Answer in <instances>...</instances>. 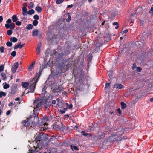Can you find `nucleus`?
<instances>
[{
  "instance_id": "nucleus-1",
  "label": "nucleus",
  "mask_w": 153,
  "mask_h": 153,
  "mask_svg": "<svg viewBox=\"0 0 153 153\" xmlns=\"http://www.w3.org/2000/svg\"><path fill=\"white\" fill-rule=\"evenodd\" d=\"M48 139H50L47 134H44L42 132L39 133L38 135L36 137L35 140L32 142L33 147L35 149L36 152H38L42 149L44 142L46 141Z\"/></svg>"
},
{
  "instance_id": "nucleus-2",
  "label": "nucleus",
  "mask_w": 153,
  "mask_h": 153,
  "mask_svg": "<svg viewBox=\"0 0 153 153\" xmlns=\"http://www.w3.org/2000/svg\"><path fill=\"white\" fill-rule=\"evenodd\" d=\"M38 81V78H37V76L33 78L31 82V83L30 85L27 88L26 90L27 89L29 90L28 92H34V91L35 89L36 88V86L37 82Z\"/></svg>"
},
{
  "instance_id": "nucleus-3",
  "label": "nucleus",
  "mask_w": 153,
  "mask_h": 153,
  "mask_svg": "<svg viewBox=\"0 0 153 153\" xmlns=\"http://www.w3.org/2000/svg\"><path fill=\"white\" fill-rule=\"evenodd\" d=\"M33 118H34V120L31 122L32 125L33 126L32 128H34L35 126L40 127V124L38 123L39 121L40 120L39 117L37 116H34L33 114ZM31 118H32V117H31Z\"/></svg>"
},
{
  "instance_id": "nucleus-4",
  "label": "nucleus",
  "mask_w": 153,
  "mask_h": 153,
  "mask_svg": "<svg viewBox=\"0 0 153 153\" xmlns=\"http://www.w3.org/2000/svg\"><path fill=\"white\" fill-rule=\"evenodd\" d=\"M23 125L28 128H30V127L32 128L33 126L31 124V123L30 121V117L27 119L22 123Z\"/></svg>"
},
{
  "instance_id": "nucleus-5",
  "label": "nucleus",
  "mask_w": 153,
  "mask_h": 153,
  "mask_svg": "<svg viewBox=\"0 0 153 153\" xmlns=\"http://www.w3.org/2000/svg\"><path fill=\"white\" fill-rule=\"evenodd\" d=\"M114 133L117 136V135H122L124 134V129L122 128L116 129L114 131Z\"/></svg>"
},
{
  "instance_id": "nucleus-6",
  "label": "nucleus",
  "mask_w": 153,
  "mask_h": 153,
  "mask_svg": "<svg viewBox=\"0 0 153 153\" xmlns=\"http://www.w3.org/2000/svg\"><path fill=\"white\" fill-rule=\"evenodd\" d=\"M42 33L41 32H39L37 29H34L33 30L32 35L33 36H36L40 37L41 36Z\"/></svg>"
},
{
  "instance_id": "nucleus-7",
  "label": "nucleus",
  "mask_w": 153,
  "mask_h": 153,
  "mask_svg": "<svg viewBox=\"0 0 153 153\" xmlns=\"http://www.w3.org/2000/svg\"><path fill=\"white\" fill-rule=\"evenodd\" d=\"M117 135L115 134H113L112 135L109 136L108 139V141L109 142H113L117 140Z\"/></svg>"
},
{
  "instance_id": "nucleus-8",
  "label": "nucleus",
  "mask_w": 153,
  "mask_h": 153,
  "mask_svg": "<svg viewBox=\"0 0 153 153\" xmlns=\"http://www.w3.org/2000/svg\"><path fill=\"white\" fill-rule=\"evenodd\" d=\"M19 64L18 62L15 63L13 65L12 68V71L13 73H15L16 69L18 67Z\"/></svg>"
},
{
  "instance_id": "nucleus-9",
  "label": "nucleus",
  "mask_w": 153,
  "mask_h": 153,
  "mask_svg": "<svg viewBox=\"0 0 153 153\" xmlns=\"http://www.w3.org/2000/svg\"><path fill=\"white\" fill-rule=\"evenodd\" d=\"M34 105L36 106V108H38L40 107L41 105V100H35L34 102Z\"/></svg>"
},
{
  "instance_id": "nucleus-10",
  "label": "nucleus",
  "mask_w": 153,
  "mask_h": 153,
  "mask_svg": "<svg viewBox=\"0 0 153 153\" xmlns=\"http://www.w3.org/2000/svg\"><path fill=\"white\" fill-rule=\"evenodd\" d=\"M107 134V132L105 131L103 133L98 134L96 136V137L98 139H101L104 137L105 135Z\"/></svg>"
},
{
  "instance_id": "nucleus-11",
  "label": "nucleus",
  "mask_w": 153,
  "mask_h": 153,
  "mask_svg": "<svg viewBox=\"0 0 153 153\" xmlns=\"http://www.w3.org/2000/svg\"><path fill=\"white\" fill-rule=\"evenodd\" d=\"M124 86L122 84L120 83H117L114 84V88L121 89L123 88Z\"/></svg>"
},
{
  "instance_id": "nucleus-12",
  "label": "nucleus",
  "mask_w": 153,
  "mask_h": 153,
  "mask_svg": "<svg viewBox=\"0 0 153 153\" xmlns=\"http://www.w3.org/2000/svg\"><path fill=\"white\" fill-rule=\"evenodd\" d=\"M44 68V66L43 65L40 66V70L39 71V74L38 75V74H37L36 76H35L36 77L37 76V78H38V80L39 79V78L41 75V74L42 73V71L43 69Z\"/></svg>"
},
{
  "instance_id": "nucleus-13",
  "label": "nucleus",
  "mask_w": 153,
  "mask_h": 153,
  "mask_svg": "<svg viewBox=\"0 0 153 153\" xmlns=\"http://www.w3.org/2000/svg\"><path fill=\"white\" fill-rule=\"evenodd\" d=\"M41 47V43H39L37 45V53L38 54H39L40 51V48Z\"/></svg>"
},
{
  "instance_id": "nucleus-14",
  "label": "nucleus",
  "mask_w": 153,
  "mask_h": 153,
  "mask_svg": "<svg viewBox=\"0 0 153 153\" xmlns=\"http://www.w3.org/2000/svg\"><path fill=\"white\" fill-rule=\"evenodd\" d=\"M22 14L24 16H26L27 15V9L26 7L24 6L22 8Z\"/></svg>"
},
{
  "instance_id": "nucleus-15",
  "label": "nucleus",
  "mask_w": 153,
  "mask_h": 153,
  "mask_svg": "<svg viewBox=\"0 0 153 153\" xmlns=\"http://www.w3.org/2000/svg\"><path fill=\"white\" fill-rule=\"evenodd\" d=\"M16 86H14L12 88L11 91L10 93L11 95H13L16 91Z\"/></svg>"
},
{
  "instance_id": "nucleus-16",
  "label": "nucleus",
  "mask_w": 153,
  "mask_h": 153,
  "mask_svg": "<svg viewBox=\"0 0 153 153\" xmlns=\"http://www.w3.org/2000/svg\"><path fill=\"white\" fill-rule=\"evenodd\" d=\"M38 123H39L40 124V127L43 126H45L46 125L47 126V124L46 123H44L43 122V120L42 119H40L39 120L38 122Z\"/></svg>"
},
{
  "instance_id": "nucleus-17",
  "label": "nucleus",
  "mask_w": 153,
  "mask_h": 153,
  "mask_svg": "<svg viewBox=\"0 0 153 153\" xmlns=\"http://www.w3.org/2000/svg\"><path fill=\"white\" fill-rule=\"evenodd\" d=\"M35 62H33L28 67V69L29 71H31L34 67L35 66Z\"/></svg>"
},
{
  "instance_id": "nucleus-18",
  "label": "nucleus",
  "mask_w": 153,
  "mask_h": 153,
  "mask_svg": "<svg viewBox=\"0 0 153 153\" xmlns=\"http://www.w3.org/2000/svg\"><path fill=\"white\" fill-rule=\"evenodd\" d=\"M64 67V64L63 63H62V64H59V71H60V72H59V73H61L62 72V69Z\"/></svg>"
},
{
  "instance_id": "nucleus-19",
  "label": "nucleus",
  "mask_w": 153,
  "mask_h": 153,
  "mask_svg": "<svg viewBox=\"0 0 153 153\" xmlns=\"http://www.w3.org/2000/svg\"><path fill=\"white\" fill-rule=\"evenodd\" d=\"M12 19L13 22H16L18 20L16 16L15 15H13L12 16Z\"/></svg>"
},
{
  "instance_id": "nucleus-20",
  "label": "nucleus",
  "mask_w": 153,
  "mask_h": 153,
  "mask_svg": "<svg viewBox=\"0 0 153 153\" xmlns=\"http://www.w3.org/2000/svg\"><path fill=\"white\" fill-rule=\"evenodd\" d=\"M10 41L13 42H16L18 41V39L15 37H11L10 38Z\"/></svg>"
},
{
  "instance_id": "nucleus-21",
  "label": "nucleus",
  "mask_w": 153,
  "mask_h": 153,
  "mask_svg": "<svg viewBox=\"0 0 153 153\" xmlns=\"http://www.w3.org/2000/svg\"><path fill=\"white\" fill-rule=\"evenodd\" d=\"M22 85L23 87L26 88L29 85V83L28 82H22Z\"/></svg>"
},
{
  "instance_id": "nucleus-22",
  "label": "nucleus",
  "mask_w": 153,
  "mask_h": 153,
  "mask_svg": "<svg viewBox=\"0 0 153 153\" xmlns=\"http://www.w3.org/2000/svg\"><path fill=\"white\" fill-rule=\"evenodd\" d=\"M35 10L38 12L40 13L42 11V7L40 6H37L35 8Z\"/></svg>"
},
{
  "instance_id": "nucleus-23",
  "label": "nucleus",
  "mask_w": 153,
  "mask_h": 153,
  "mask_svg": "<svg viewBox=\"0 0 153 153\" xmlns=\"http://www.w3.org/2000/svg\"><path fill=\"white\" fill-rule=\"evenodd\" d=\"M121 106V108L123 109H124L126 107V105L123 102H121L120 103Z\"/></svg>"
},
{
  "instance_id": "nucleus-24",
  "label": "nucleus",
  "mask_w": 153,
  "mask_h": 153,
  "mask_svg": "<svg viewBox=\"0 0 153 153\" xmlns=\"http://www.w3.org/2000/svg\"><path fill=\"white\" fill-rule=\"evenodd\" d=\"M137 15L136 14H134L133 15H131L130 18V20H131V22L132 23L133 22V21L136 18Z\"/></svg>"
},
{
  "instance_id": "nucleus-25",
  "label": "nucleus",
  "mask_w": 153,
  "mask_h": 153,
  "mask_svg": "<svg viewBox=\"0 0 153 153\" xmlns=\"http://www.w3.org/2000/svg\"><path fill=\"white\" fill-rule=\"evenodd\" d=\"M33 26L31 24H29L27 25L26 27V28L28 30L32 29Z\"/></svg>"
},
{
  "instance_id": "nucleus-26",
  "label": "nucleus",
  "mask_w": 153,
  "mask_h": 153,
  "mask_svg": "<svg viewBox=\"0 0 153 153\" xmlns=\"http://www.w3.org/2000/svg\"><path fill=\"white\" fill-rule=\"evenodd\" d=\"M34 13L35 12L34 10L33 9H31L27 11V14H28L30 15H31L32 14H34Z\"/></svg>"
},
{
  "instance_id": "nucleus-27",
  "label": "nucleus",
  "mask_w": 153,
  "mask_h": 153,
  "mask_svg": "<svg viewBox=\"0 0 153 153\" xmlns=\"http://www.w3.org/2000/svg\"><path fill=\"white\" fill-rule=\"evenodd\" d=\"M1 75L3 79L5 80L7 79V77L6 76V74L4 72H2L1 74Z\"/></svg>"
},
{
  "instance_id": "nucleus-28",
  "label": "nucleus",
  "mask_w": 153,
  "mask_h": 153,
  "mask_svg": "<svg viewBox=\"0 0 153 153\" xmlns=\"http://www.w3.org/2000/svg\"><path fill=\"white\" fill-rule=\"evenodd\" d=\"M62 89V87L59 86L57 88L55 89V90L57 92H59L61 91Z\"/></svg>"
},
{
  "instance_id": "nucleus-29",
  "label": "nucleus",
  "mask_w": 153,
  "mask_h": 153,
  "mask_svg": "<svg viewBox=\"0 0 153 153\" xmlns=\"http://www.w3.org/2000/svg\"><path fill=\"white\" fill-rule=\"evenodd\" d=\"M53 128H59V126L58 124H57V122H55L54 123V124H53Z\"/></svg>"
},
{
  "instance_id": "nucleus-30",
  "label": "nucleus",
  "mask_w": 153,
  "mask_h": 153,
  "mask_svg": "<svg viewBox=\"0 0 153 153\" xmlns=\"http://www.w3.org/2000/svg\"><path fill=\"white\" fill-rule=\"evenodd\" d=\"M38 23V22L37 20H34L33 21V24L34 26H36L37 25Z\"/></svg>"
},
{
  "instance_id": "nucleus-31",
  "label": "nucleus",
  "mask_w": 153,
  "mask_h": 153,
  "mask_svg": "<svg viewBox=\"0 0 153 153\" xmlns=\"http://www.w3.org/2000/svg\"><path fill=\"white\" fill-rule=\"evenodd\" d=\"M9 85L8 84H7L5 83V84L4 85L3 88L4 89H7L9 88Z\"/></svg>"
},
{
  "instance_id": "nucleus-32",
  "label": "nucleus",
  "mask_w": 153,
  "mask_h": 153,
  "mask_svg": "<svg viewBox=\"0 0 153 153\" xmlns=\"http://www.w3.org/2000/svg\"><path fill=\"white\" fill-rule=\"evenodd\" d=\"M10 27L11 29H13L15 27V24L13 23H11L10 24Z\"/></svg>"
},
{
  "instance_id": "nucleus-33",
  "label": "nucleus",
  "mask_w": 153,
  "mask_h": 153,
  "mask_svg": "<svg viewBox=\"0 0 153 153\" xmlns=\"http://www.w3.org/2000/svg\"><path fill=\"white\" fill-rule=\"evenodd\" d=\"M7 33L9 36H10L12 33V31L11 30H9L7 31Z\"/></svg>"
},
{
  "instance_id": "nucleus-34",
  "label": "nucleus",
  "mask_w": 153,
  "mask_h": 153,
  "mask_svg": "<svg viewBox=\"0 0 153 153\" xmlns=\"http://www.w3.org/2000/svg\"><path fill=\"white\" fill-rule=\"evenodd\" d=\"M33 148L35 149L34 151L33 150H29V151L28 153H35V152H39V151L38 152H36V151H35V149L34 147H33Z\"/></svg>"
},
{
  "instance_id": "nucleus-35",
  "label": "nucleus",
  "mask_w": 153,
  "mask_h": 153,
  "mask_svg": "<svg viewBox=\"0 0 153 153\" xmlns=\"http://www.w3.org/2000/svg\"><path fill=\"white\" fill-rule=\"evenodd\" d=\"M6 45L8 47H11L12 45V44L10 42L8 41L7 42Z\"/></svg>"
},
{
  "instance_id": "nucleus-36",
  "label": "nucleus",
  "mask_w": 153,
  "mask_h": 153,
  "mask_svg": "<svg viewBox=\"0 0 153 153\" xmlns=\"http://www.w3.org/2000/svg\"><path fill=\"white\" fill-rule=\"evenodd\" d=\"M71 149H73L75 150H78V148L76 146H72L71 145Z\"/></svg>"
},
{
  "instance_id": "nucleus-37",
  "label": "nucleus",
  "mask_w": 153,
  "mask_h": 153,
  "mask_svg": "<svg viewBox=\"0 0 153 153\" xmlns=\"http://www.w3.org/2000/svg\"><path fill=\"white\" fill-rule=\"evenodd\" d=\"M0 51L3 53L4 51V48L3 46H1L0 47Z\"/></svg>"
},
{
  "instance_id": "nucleus-38",
  "label": "nucleus",
  "mask_w": 153,
  "mask_h": 153,
  "mask_svg": "<svg viewBox=\"0 0 153 153\" xmlns=\"http://www.w3.org/2000/svg\"><path fill=\"white\" fill-rule=\"evenodd\" d=\"M33 18L34 19H35V20H38L39 19V16L36 14L34 15L33 16Z\"/></svg>"
},
{
  "instance_id": "nucleus-39",
  "label": "nucleus",
  "mask_w": 153,
  "mask_h": 153,
  "mask_svg": "<svg viewBox=\"0 0 153 153\" xmlns=\"http://www.w3.org/2000/svg\"><path fill=\"white\" fill-rule=\"evenodd\" d=\"M67 108H64L63 109V110H60V112H61L62 113H64L65 111H66L67 110Z\"/></svg>"
},
{
  "instance_id": "nucleus-40",
  "label": "nucleus",
  "mask_w": 153,
  "mask_h": 153,
  "mask_svg": "<svg viewBox=\"0 0 153 153\" xmlns=\"http://www.w3.org/2000/svg\"><path fill=\"white\" fill-rule=\"evenodd\" d=\"M64 0H57L56 1V3L58 4H60Z\"/></svg>"
},
{
  "instance_id": "nucleus-41",
  "label": "nucleus",
  "mask_w": 153,
  "mask_h": 153,
  "mask_svg": "<svg viewBox=\"0 0 153 153\" xmlns=\"http://www.w3.org/2000/svg\"><path fill=\"white\" fill-rule=\"evenodd\" d=\"M4 66L3 65H1L0 66V72H2L4 70Z\"/></svg>"
},
{
  "instance_id": "nucleus-42",
  "label": "nucleus",
  "mask_w": 153,
  "mask_h": 153,
  "mask_svg": "<svg viewBox=\"0 0 153 153\" xmlns=\"http://www.w3.org/2000/svg\"><path fill=\"white\" fill-rule=\"evenodd\" d=\"M68 18L66 19V21L67 22H69L71 19V17L69 13H68Z\"/></svg>"
},
{
  "instance_id": "nucleus-43",
  "label": "nucleus",
  "mask_w": 153,
  "mask_h": 153,
  "mask_svg": "<svg viewBox=\"0 0 153 153\" xmlns=\"http://www.w3.org/2000/svg\"><path fill=\"white\" fill-rule=\"evenodd\" d=\"M16 52L15 51H13L11 53V55L13 57H15L16 56Z\"/></svg>"
},
{
  "instance_id": "nucleus-44",
  "label": "nucleus",
  "mask_w": 153,
  "mask_h": 153,
  "mask_svg": "<svg viewBox=\"0 0 153 153\" xmlns=\"http://www.w3.org/2000/svg\"><path fill=\"white\" fill-rule=\"evenodd\" d=\"M61 129L63 131H65L67 130L68 128L66 126H64Z\"/></svg>"
},
{
  "instance_id": "nucleus-45",
  "label": "nucleus",
  "mask_w": 153,
  "mask_h": 153,
  "mask_svg": "<svg viewBox=\"0 0 153 153\" xmlns=\"http://www.w3.org/2000/svg\"><path fill=\"white\" fill-rule=\"evenodd\" d=\"M5 27L7 29H9L10 27V25L9 24H5Z\"/></svg>"
},
{
  "instance_id": "nucleus-46",
  "label": "nucleus",
  "mask_w": 153,
  "mask_h": 153,
  "mask_svg": "<svg viewBox=\"0 0 153 153\" xmlns=\"http://www.w3.org/2000/svg\"><path fill=\"white\" fill-rule=\"evenodd\" d=\"M81 134L82 135L85 136H86L87 135H90V134L85 133L84 131H82Z\"/></svg>"
},
{
  "instance_id": "nucleus-47",
  "label": "nucleus",
  "mask_w": 153,
  "mask_h": 153,
  "mask_svg": "<svg viewBox=\"0 0 153 153\" xmlns=\"http://www.w3.org/2000/svg\"><path fill=\"white\" fill-rule=\"evenodd\" d=\"M66 105H68V104L66 103ZM72 107H73V105L72 104H71L69 105H68V108L69 109L71 108H72Z\"/></svg>"
},
{
  "instance_id": "nucleus-48",
  "label": "nucleus",
  "mask_w": 153,
  "mask_h": 153,
  "mask_svg": "<svg viewBox=\"0 0 153 153\" xmlns=\"http://www.w3.org/2000/svg\"><path fill=\"white\" fill-rule=\"evenodd\" d=\"M21 22L19 21H16V24L18 26H20L21 25Z\"/></svg>"
},
{
  "instance_id": "nucleus-49",
  "label": "nucleus",
  "mask_w": 153,
  "mask_h": 153,
  "mask_svg": "<svg viewBox=\"0 0 153 153\" xmlns=\"http://www.w3.org/2000/svg\"><path fill=\"white\" fill-rule=\"evenodd\" d=\"M30 5L31 8H33L34 7V4L32 2H30Z\"/></svg>"
},
{
  "instance_id": "nucleus-50",
  "label": "nucleus",
  "mask_w": 153,
  "mask_h": 153,
  "mask_svg": "<svg viewBox=\"0 0 153 153\" xmlns=\"http://www.w3.org/2000/svg\"><path fill=\"white\" fill-rule=\"evenodd\" d=\"M142 10H143V9H142V8H141V7L138 8L136 10V12H138L139 11H141Z\"/></svg>"
},
{
  "instance_id": "nucleus-51",
  "label": "nucleus",
  "mask_w": 153,
  "mask_h": 153,
  "mask_svg": "<svg viewBox=\"0 0 153 153\" xmlns=\"http://www.w3.org/2000/svg\"><path fill=\"white\" fill-rule=\"evenodd\" d=\"M128 31V29H126V30H125L124 31H123V32H122V34H123L124 33H127Z\"/></svg>"
},
{
  "instance_id": "nucleus-52",
  "label": "nucleus",
  "mask_w": 153,
  "mask_h": 153,
  "mask_svg": "<svg viewBox=\"0 0 153 153\" xmlns=\"http://www.w3.org/2000/svg\"><path fill=\"white\" fill-rule=\"evenodd\" d=\"M21 42H20V43H19V48L20 49L21 48H22L24 46V45L25 44V43H24V44H23L22 45H21Z\"/></svg>"
},
{
  "instance_id": "nucleus-53",
  "label": "nucleus",
  "mask_w": 153,
  "mask_h": 153,
  "mask_svg": "<svg viewBox=\"0 0 153 153\" xmlns=\"http://www.w3.org/2000/svg\"><path fill=\"white\" fill-rule=\"evenodd\" d=\"M141 69L142 68L140 67H137V70L138 72H140L141 71Z\"/></svg>"
},
{
  "instance_id": "nucleus-54",
  "label": "nucleus",
  "mask_w": 153,
  "mask_h": 153,
  "mask_svg": "<svg viewBox=\"0 0 153 153\" xmlns=\"http://www.w3.org/2000/svg\"><path fill=\"white\" fill-rule=\"evenodd\" d=\"M12 22L11 20L10 19H9L7 21L6 23H7V24H9L11 23Z\"/></svg>"
},
{
  "instance_id": "nucleus-55",
  "label": "nucleus",
  "mask_w": 153,
  "mask_h": 153,
  "mask_svg": "<svg viewBox=\"0 0 153 153\" xmlns=\"http://www.w3.org/2000/svg\"><path fill=\"white\" fill-rule=\"evenodd\" d=\"M18 48H19V43L17 45H15V46L14 47V49H17Z\"/></svg>"
},
{
  "instance_id": "nucleus-56",
  "label": "nucleus",
  "mask_w": 153,
  "mask_h": 153,
  "mask_svg": "<svg viewBox=\"0 0 153 153\" xmlns=\"http://www.w3.org/2000/svg\"><path fill=\"white\" fill-rule=\"evenodd\" d=\"M150 12L152 14H153V5H152L151 9L150 10Z\"/></svg>"
},
{
  "instance_id": "nucleus-57",
  "label": "nucleus",
  "mask_w": 153,
  "mask_h": 153,
  "mask_svg": "<svg viewBox=\"0 0 153 153\" xmlns=\"http://www.w3.org/2000/svg\"><path fill=\"white\" fill-rule=\"evenodd\" d=\"M136 68V65L135 63H134L133 65V66L132 67V69L133 70H134Z\"/></svg>"
},
{
  "instance_id": "nucleus-58",
  "label": "nucleus",
  "mask_w": 153,
  "mask_h": 153,
  "mask_svg": "<svg viewBox=\"0 0 153 153\" xmlns=\"http://www.w3.org/2000/svg\"><path fill=\"white\" fill-rule=\"evenodd\" d=\"M11 113V111L10 110H8L7 111V112L6 113V114L7 115H10Z\"/></svg>"
},
{
  "instance_id": "nucleus-59",
  "label": "nucleus",
  "mask_w": 153,
  "mask_h": 153,
  "mask_svg": "<svg viewBox=\"0 0 153 153\" xmlns=\"http://www.w3.org/2000/svg\"><path fill=\"white\" fill-rule=\"evenodd\" d=\"M71 64H68L66 66V67H67V70L70 67H71Z\"/></svg>"
},
{
  "instance_id": "nucleus-60",
  "label": "nucleus",
  "mask_w": 153,
  "mask_h": 153,
  "mask_svg": "<svg viewBox=\"0 0 153 153\" xmlns=\"http://www.w3.org/2000/svg\"><path fill=\"white\" fill-rule=\"evenodd\" d=\"M92 58V56L91 55H90L89 56V61L91 62Z\"/></svg>"
},
{
  "instance_id": "nucleus-61",
  "label": "nucleus",
  "mask_w": 153,
  "mask_h": 153,
  "mask_svg": "<svg viewBox=\"0 0 153 153\" xmlns=\"http://www.w3.org/2000/svg\"><path fill=\"white\" fill-rule=\"evenodd\" d=\"M13 105H14V104H13V102H11L9 104L8 106H13Z\"/></svg>"
},
{
  "instance_id": "nucleus-62",
  "label": "nucleus",
  "mask_w": 153,
  "mask_h": 153,
  "mask_svg": "<svg viewBox=\"0 0 153 153\" xmlns=\"http://www.w3.org/2000/svg\"><path fill=\"white\" fill-rule=\"evenodd\" d=\"M110 85V83H106L105 84V88H107Z\"/></svg>"
},
{
  "instance_id": "nucleus-63",
  "label": "nucleus",
  "mask_w": 153,
  "mask_h": 153,
  "mask_svg": "<svg viewBox=\"0 0 153 153\" xmlns=\"http://www.w3.org/2000/svg\"><path fill=\"white\" fill-rule=\"evenodd\" d=\"M73 7V5L72 4H71L70 5H68L67 7V8H71Z\"/></svg>"
},
{
  "instance_id": "nucleus-64",
  "label": "nucleus",
  "mask_w": 153,
  "mask_h": 153,
  "mask_svg": "<svg viewBox=\"0 0 153 153\" xmlns=\"http://www.w3.org/2000/svg\"><path fill=\"white\" fill-rule=\"evenodd\" d=\"M118 24V22H115L113 23V25L114 26H115V25H117Z\"/></svg>"
}]
</instances>
